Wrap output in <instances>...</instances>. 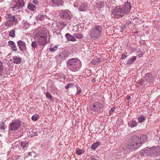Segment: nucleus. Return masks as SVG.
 I'll use <instances>...</instances> for the list:
<instances>
[{"instance_id":"26","label":"nucleus","mask_w":160,"mask_h":160,"mask_svg":"<svg viewBox=\"0 0 160 160\" xmlns=\"http://www.w3.org/2000/svg\"><path fill=\"white\" fill-rule=\"evenodd\" d=\"M138 119L139 122L142 123L144 122L146 119L143 116H140L138 118Z\"/></svg>"},{"instance_id":"15","label":"nucleus","mask_w":160,"mask_h":160,"mask_svg":"<svg viewBox=\"0 0 160 160\" xmlns=\"http://www.w3.org/2000/svg\"><path fill=\"white\" fill-rule=\"evenodd\" d=\"M8 44L11 47V48L13 51H16L17 48L15 43L12 41H10L8 42Z\"/></svg>"},{"instance_id":"55","label":"nucleus","mask_w":160,"mask_h":160,"mask_svg":"<svg viewBox=\"0 0 160 160\" xmlns=\"http://www.w3.org/2000/svg\"><path fill=\"white\" fill-rule=\"evenodd\" d=\"M159 140H160V137H159Z\"/></svg>"},{"instance_id":"32","label":"nucleus","mask_w":160,"mask_h":160,"mask_svg":"<svg viewBox=\"0 0 160 160\" xmlns=\"http://www.w3.org/2000/svg\"><path fill=\"white\" fill-rule=\"evenodd\" d=\"M5 123L2 121L0 122V128L1 130H4L5 128Z\"/></svg>"},{"instance_id":"20","label":"nucleus","mask_w":160,"mask_h":160,"mask_svg":"<svg viewBox=\"0 0 160 160\" xmlns=\"http://www.w3.org/2000/svg\"><path fill=\"white\" fill-rule=\"evenodd\" d=\"M101 144V143L99 142H97L93 143L91 147V148L92 149H95L98 147Z\"/></svg>"},{"instance_id":"33","label":"nucleus","mask_w":160,"mask_h":160,"mask_svg":"<svg viewBox=\"0 0 160 160\" xmlns=\"http://www.w3.org/2000/svg\"><path fill=\"white\" fill-rule=\"evenodd\" d=\"M9 34L10 37L12 38L14 37L15 36V31L13 30H12L10 31Z\"/></svg>"},{"instance_id":"41","label":"nucleus","mask_w":160,"mask_h":160,"mask_svg":"<svg viewBox=\"0 0 160 160\" xmlns=\"http://www.w3.org/2000/svg\"><path fill=\"white\" fill-rule=\"evenodd\" d=\"M115 108H112L111 109V110L109 111V115H110L112 113L114 112L115 111Z\"/></svg>"},{"instance_id":"50","label":"nucleus","mask_w":160,"mask_h":160,"mask_svg":"<svg viewBox=\"0 0 160 160\" xmlns=\"http://www.w3.org/2000/svg\"><path fill=\"white\" fill-rule=\"evenodd\" d=\"M65 88L66 89H67L69 88V86L68 85V84L65 86Z\"/></svg>"},{"instance_id":"46","label":"nucleus","mask_w":160,"mask_h":160,"mask_svg":"<svg viewBox=\"0 0 160 160\" xmlns=\"http://www.w3.org/2000/svg\"><path fill=\"white\" fill-rule=\"evenodd\" d=\"M68 85L69 86V88L72 87L73 86V84L72 83H69L68 84Z\"/></svg>"},{"instance_id":"53","label":"nucleus","mask_w":160,"mask_h":160,"mask_svg":"<svg viewBox=\"0 0 160 160\" xmlns=\"http://www.w3.org/2000/svg\"><path fill=\"white\" fill-rule=\"evenodd\" d=\"M130 96H128L127 98V100H129L130 99Z\"/></svg>"},{"instance_id":"51","label":"nucleus","mask_w":160,"mask_h":160,"mask_svg":"<svg viewBox=\"0 0 160 160\" xmlns=\"http://www.w3.org/2000/svg\"><path fill=\"white\" fill-rule=\"evenodd\" d=\"M65 88L66 89H67L69 88V86L68 85V84L65 86Z\"/></svg>"},{"instance_id":"42","label":"nucleus","mask_w":160,"mask_h":160,"mask_svg":"<svg viewBox=\"0 0 160 160\" xmlns=\"http://www.w3.org/2000/svg\"><path fill=\"white\" fill-rule=\"evenodd\" d=\"M77 94H79L81 93V89L80 88H78L77 87Z\"/></svg>"},{"instance_id":"19","label":"nucleus","mask_w":160,"mask_h":160,"mask_svg":"<svg viewBox=\"0 0 160 160\" xmlns=\"http://www.w3.org/2000/svg\"><path fill=\"white\" fill-rule=\"evenodd\" d=\"M100 62L101 61L100 58H97L93 60H92L91 61V63L93 65H98Z\"/></svg>"},{"instance_id":"52","label":"nucleus","mask_w":160,"mask_h":160,"mask_svg":"<svg viewBox=\"0 0 160 160\" xmlns=\"http://www.w3.org/2000/svg\"><path fill=\"white\" fill-rule=\"evenodd\" d=\"M90 160H97L94 158H90Z\"/></svg>"},{"instance_id":"17","label":"nucleus","mask_w":160,"mask_h":160,"mask_svg":"<svg viewBox=\"0 0 160 160\" xmlns=\"http://www.w3.org/2000/svg\"><path fill=\"white\" fill-rule=\"evenodd\" d=\"M67 39L69 41L74 42L76 41L74 36H72L70 33H67L65 35Z\"/></svg>"},{"instance_id":"5","label":"nucleus","mask_w":160,"mask_h":160,"mask_svg":"<svg viewBox=\"0 0 160 160\" xmlns=\"http://www.w3.org/2000/svg\"><path fill=\"white\" fill-rule=\"evenodd\" d=\"M140 141H132L127 145L126 148L128 149L132 148L135 150L137 149L142 145V142Z\"/></svg>"},{"instance_id":"10","label":"nucleus","mask_w":160,"mask_h":160,"mask_svg":"<svg viewBox=\"0 0 160 160\" xmlns=\"http://www.w3.org/2000/svg\"><path fill=\"white\" fill-rule=\"evenodd\" d=\"M17 44L21 52H24L27 49L25 42L21 40H19Z\"/></svg>"},{"instance_id":"13","label":"nucleus","mask_w":160,"mask_h":160,"mask_svg":"<svg viewBox=\"0 0 160 160\" xmlns=\"http://www.w3.org/2000/svg\"><path fill=\"white\" fill-rule=\"evenodd\" d=\"M69 54V52L68 51L65 50L59 53V58L61 59L64 60L68 56Z\"/></svg>"},{"instance_id":"37","label":"nucleus","mask_w":160,"mask_h":160,"mask_svg":"<svg viewBox=\"0 0 160 160\" xmlns=\"http://www.w3.org/2000/svg\"><path fill=\"white\" fill-rule=\"evenodd\" d=\"M2 68V63L0 62V75H1L3 73V71Z\"/></svg>"},{"instance_id":"22","label":"nucleus","mask_w":160,"mask_h":160,"mask_svg":"<svg viewBox=\"0 0 160 160\" xmlns=\"http://www.w3.org/2000/svg\"><path fill=\"white\" fill-rule=\"evenodd\" d=\"M28 8L31 11H33L36 9V7L32 4L28 3Z\"/></svg>"},{"instance_id":"9","label":"nucleus","mask_w":160,"mask_h":160,"mask_svg":"<svg viewBox=\"0 0 160 160\" xmlns=\"http://www.w3.org/2000/svg\"><path fill=\"white\" fill-rule=\"evenodd\" d=\"M131 5L130 2H126L122 7L123 13L127 14L129 13L131 8Z\"/></svg>"},{"instance_id":"12","label":"nucleus","mask_w":160,"mask_h":160,"mask_svg":"<svg viewBox=\"0 0 160 160\" xmlns=\"http://www.w3.org/2000/svg\"><path fill=\"white\" fill-rule=\"evenodd\" d=\"M146 153L149 156H154L155 157V146L150 148L149 149L146 150Z\"/></svg>"},{"instance_id":"16","label":"nucleus","mask_w":160,"mask_h":160,"mask_svg":"<svg viewBox=\"0 0 160 160\" xmlns=\"http://www.w3.org/2000/svg\"><path fill=\"white\" fill-rule=\"evenodd\" d=\"M88 4L87 3H82L80 7L78 8L80 11H84L87 10L89 8Z\"/></svg>"},{"instance_id":"25","label":"nucleus","mask_w":160,"mask_h":160,"mask_svg":"<svg viewBox=\"0 0 160 160\" xmlns=\"http://www.w3.org/2000/svg\"><path fill=\"white\" fill-rule=\"evenodd\" d=\"M156 156L160 155V146H158L155 148Z\"/></svg>"},{"instance_id":"1","label":"nucleus","mask_w":160,"mask_h":160,"mask_svg":"<svg viewBox=\"0 0 160 160\" xmlns=\"http://www.w3.org/2000/svg\"><path fill=\"white\" fill-rule=\"evenodd\" d=\"M35 40L32 42L31 47L33 51L37 48L38 45L44 47L48 43L47 34L43 27L38 28L36 30Z\"/></svg>"},{"instance_id":"45","label":"nucleus","mask_w":160,"mask_h":160,"mask_svg":"<svg viewBox=\"0 0 160 160\" xmlns=\"http://www.w3.org/2000/svg\"><path fill=\"white\" fill-rule=\"evenodd\" d=\"M60 24L62 26H63L64 27H66L67 25V23H66L63 22H61Z\"/></svg>"},{"instance_id":"30","label":"nucleus","mask_w":160,"mask_h":160,"mask_svg":"<svg viewBox=\"0 0 160 160\" xmlns=\"http://www.w3.org/2000/svg\"><path fill=\"white\" fill-rule=\"evenodd\" d=\"M97 6L99 9L101 8L103 6V3L102 2H99L97 3Z\"/></svg>"},{"instance_id":"48","label":"nucleus","mask_w":160,"mask_h":160,"mask_svg":"<svg viewBox=\"0 0 160 160\" xmlns=\"http://www.w3.org/2000/svg\"><path fill=\"white\" fill-rule=\"evenodd\" d=\"M33 2L36 4H38V0H33Z\"/></svg>"},{"instance_id":"18","label":"nucleus","mask_w":160,"mask_h":160,"mask_svg":"<svg viewBox=\"0 0 160 160\" xmlns=\"http://www.w3.org/2000/svg\"><path fill=\"white\" fill-rule=\"evenodd\" d=\"M51 2L54 5L58 6L62 4L63 0H51Z\"/></svg>"},{"instance_id":"31","label":"nucleus","mask_w":160,"mask_h":160,"mask_svg":"<svg viewBox=\"0 0 160 160\" xmlns=\"http://www.w3.org/2000/svg\"><path fill=\"white\" fill-rule=\"evenodd\" d=\"M58 46H54L53 47H52L49 48V50L50 51L52 52H54L56 51L57 49Z\"/></svg>"},{"instance_id":"28","label":"nucleus","mask_w":160,"mask_h":160,"mask_svg":"<svg viewBox=\"0 0 160 160\" xmlns=\"http://www.w3.org/2000/svg\"><path fill=\"white\" fill-rule=\"evenodd\" d=\"M20 145L23 147H26L28 146V142L25 141L21 142Z\"/></svg>"},{"instance_id":"38","label":"nucleus","mask_w":160,"mask_h":160,"mask_svg":"<svg viewBox=\"0 0 160 160\" xmlns=\"http://www.w3.org/2000/svg\"><path fill=\"white\" fill-rule=\"evenodd\" d=\"M149 83V82H148L146 79H144L143 80V85L144 86H148Z\"/></svg>"},{"instance_id":"29","label":"nucleus","mask_w":160,"mask_h":160,"mask_svg":"<svg viewBox=\"0 0 160 160\" xmlns=\"http://www.w3.org/2000/svg\"><path fill=\"white\" fill-rule=\"evenodd\" d=\"M139 137L140 140H146L147 139V136L145 134H143Z\"/></svg>"},{"instance_id":"44","label":"nucleus","mask_w":160,"mask_h":160,"mask_svg":"<svg viewBox=\"0 0 160 160\" xmlns=\"http://www.w3.org/2000/svg\"><path fill=\"white\" fill-rule=\"evenodd\" d=\"M38 18H39V19L40 20L42 21V20L43 17V16H42L41 15H38Z\"/></svg>"},{"instance_id":"2","label":"nucleus","mask_w":160,"mask_h":160,"mask_svg":"<svg viewBox=\"0 0 160 160\" xmlns=\"http://www.w3.org/2000/svg\"><path fill=\"white\" fill-rule=\"evenodd\" d=\"M69 69L73 72L78 71L81 66V62L77 58H73L69 60L67 62Z\"/></svg>"},{"instance_id":"43","label":"nucleus","mask_w":160,"mask_h":160,"mask_svg":"<svg viewBox=\"0 0 160 160\" xmlns=\"http://www.w3.org/2000/svg\"><path fill=\"white\" fill-rule=\"evenodd\" d=\"M127 55H125V54H123L121 55V58L122 59H123L127 57Z\"/></svg>"},{"instance_id":"21","label":"nucleus","mask_w":160,"mask_h":160,"mask_svg":"<svg viewBox=\"0 0 160 160\" xmlns=\"http://www.w3.org/2000/svg\"><path fill=\"white\" fill-rule=\"evenodd\" d=\"M129 124L130 125V126L131 128H133L137 126V122L135 120H132V121H130L129 122Z\"/></svg>"},{"instance_id":"34","label":"nucleus","mask_w":160,"mask_h":160,"mask_svg":"<svg viewBox=\"0 0 160 160\" xmlns=\"http://www.w3.org/2000/svg\"><path fill=\"white\" fill-rule=\"evenodd\" d=\"M39 118V116L38 114H35L32 116V119L33 121H36Z\"/></svg>"},{"instance_id":"14","label":"nucleus","mask_w":160,"mask_h":160,"mask_svg":"<svg viewBox=\"0 0 160 160\" xmlns=\"http://www.w3.org/2000/svg\"><path fill=\"white\" fill-rule=\"evenodd\" d=\"M12 59H11V61L14 63L18 64L21 62V58L18 56H13Z\"/></svg>"},{"instance_id":"27","label":"nucleus","mask_w":160,"mask_h":160,"mask_svg":"<svg viewBox=\"0 0 160 160\" xmlns=\"http://www.w3.org/2000/svg\"><path fill=\"white\" fill-rule=\"evenodd\" d=\"M75 38L81 39L83 37V35L80 33H77L74 34Z\"/></svg>"},{"instance_id":"35","label":"nucleus","mask_w":160,"mask_h":160,"mask_svg":"<svg viewBox=\"0 0 160 160\" xmlns=\"http://www.w3.org/2000/svg\"><path fill=\"white\" fill-rule=\"evenodd\" d=\"M76 153L78 155H81L83 153V150L78 148V149H77L76 151Z\"/></svg>"},{"instance_id":"23","label":"nucleus","mask_w":160,"mask_h":160,"mask_svg":"<svg viewBox=\"0 0 160 160\" xmlns=\"http://www.w3.org/2000/svg\"><path fill=\"white\" fill-rule=\"evenodd\" d=\"M152 75L150 73L147 74L145 77V79L147 80L148 82H150L151 81Z\"/></svg>"},{"instance_id":"6","label":"nucleus","mask_w":160,"mask_h":160,"mask_svg":"<svg viewBox=\"0 0 160 160\" xmlns=\"http://www.w3.org/2000/svg\"><path fill=\"white\" fill-rule=\"evenodd\" d=\"M20 122L18 120L14 121L9 124V132L17 130L20 127Z\"/></svg>"},{"instance_id":"24","label":"nucleus","mask_w":160,"mask_h":160,"mask_svg":"<svg viewBox=\"0 0 160 160\" xmlns=\"http://www.w3.org/2000/svg\"><path fill=\"white\" fill-rule=\"evenodd\" d=\"M136 59V56H134L131 58L128 61L127 64H130L133 63Z\"/></svg>"},{"instance_id":"39","label":"nucleus","mask_w":160,"mask_h":160,"mask_svg":"<svg viewBox=\"0 0 160 160\" xmlns=\"http://www.w3.org/2000/svg\"><path fill=\"white\" fill-rule=\"evenodd\" d=\"M132 140L136 139L138 140L139 139V137L137 136H134L132 137Z\"/></svg>"},{"instance_id":"47","label":"nucleus","mask_w":160,"mask_h":160,"mask_svg":"<svg viewBox=\"0 0 160 160\" xmlns=\"http://www.w3.org/2000/svg\"><path fill=\"white\" fill-rule=\"evenodd\" d=\"M66 14H67L68 17L70 18V14H71V13H70V12L69 11H68L67 13H66Z\"/></svg>"},{"instance_id":"4","label":"nucleus","mask_w":160,"mask_h":160,"mask_svg":"<svg viewBox=\"0 0 160 160\" xmlns=\"http://www.w3.org/2000/svg\"><path fill=\"white\" fill-rule=\"evenodd\" d=\"M24 5L23 0H17L12 2L10 7L12 9L13 11L17 12L22 10Z\"/></svg>"},{"instance_id":"8","label":"nucleus","mask_w":160,"mask_h":160,"mask_svg":"<svg viewBox=\"0 0 160 160\" xmlns=\"http://www.w3.org/2000/svg\"><path fill=\"white\" fill-rule=\"evenodd\" d=\"M102 108V104L100 103L97 102L92 104L91 107L92 111L94 112L95 113H98Z\"/></svg>"},{"instance_id":"11","label":"nucleus","mask_w":160,"mask_h":160,"mask_svg":"<svg viewBox=\"0 0 160 160\" xmlns=\"http://www.w3.org/2000/svg\"><path fill=\"white\" fill-rule=\"evenodd\" d=\"M113 13L116 15H118V16L122 17V15L120 14V13H123L122 8V7L117 6L115 7L113 10Z\"/></svg>"},{"instance_id":"40","label":"nucleus","mask_w":160,"mask_h":160,"mask_svg":"<svg viewBox=\"0 0 160 160\" xmlns=\"http://www.w3.org/2000/svg\"><path fill=\"white\" fill-rule=\"evenodd\" d=\"M143 79L139 80L138 82V84H140L141 85H143Z\"/></svg>"},{"instance_id":"49","label":"nucleus","mask_w":160,"mask_h":160,"mask_svg":"<svg viewBox=\"0 0 160 160\" xmlns=\"http://www.w3.org/2000/svg\"><path fill=\"white\" fill-rule=\"evenodd\" d=\"M32 153H34V152H29V153H28V155L29 156H32Z\"/></svg>"},{"instance_id":"7","label":"nucleus","mask_w":160,"mask_h":160,"mask_svg":"<svg viewBox=\"0 0 160 160\" xmlns=\"http://www.w3.org/2000/svg\"><path fill=\"white\" fill-rule=\"evenodd\" d=\"M5 17L7 21L5 23L6 25L9 27L12 26V22L15 20V18L14 16L10 14H8L6 15Z\"/></svg>"},{"instance_id":"3","label":"nucleus","mask_w":160,"mask_h":160,"mask_svg":"<svg viewBox=\"0 0 160 160\" xmlns=\"http://www.w3.org/2000/svg\"><path fill=\"white\" fill-rule=\"evenodd\" d=\"M102 30V28L101 26L98 25L94 26L90 31V38L94 40L98 38L101 35Z\"/></svg>"},{"instance_id":"36","label":"nucleus","mask_w":160,"mask_h":160,"mask_svg":"<svg viewBox=\"0 0 160 160\" xmlns=\"http://www.w3.org/2000/svg\"><path fill=\"white\" fill-rule=\"evenodd\" d=\"M46 95L47 98H49L50 100H52L51 96L48 92H46Z\"/></svg>"},{"instance_id":"54","label":"nucleus","mask_w":160,"mask_h":160,"mask_svg":"<svg viewBox=\"0 0 160 160\" xmlns=\"http://www.w3.org/2000/svg\"><path fill=\"white\" fill-rule=\"evenodd\" d=\"M157 160H160V158H159V159H157Z\"/></svg>"}]
</instances>
